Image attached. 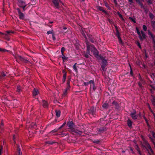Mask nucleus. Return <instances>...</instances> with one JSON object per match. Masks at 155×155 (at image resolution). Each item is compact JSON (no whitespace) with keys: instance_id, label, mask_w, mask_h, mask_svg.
<instances>
[{"instance_id":"obj_1","label":"nucleus","mask_w":155,"mask_h":155,"mask_svg":"<svg viewBox=\"0 0 155 155\" xmlns=\"http://www.w3.org/2000/svg\"><path fill=\"white\" fill-rule=\"evenodd\" d=\"M68 126L69 128L71 131L74 132V133L78 134L81 135L82 132L81 131H79L77 130L74 129L75 125L74 122L72 121H69L67 123Z\"/></svg>"},{"instance_id":"obj_2","label":"nucleus","mask_w":155,"mask_h":155,"mask_svg":"<svg viewBox=\"0 0 155 155\" xmlns=\"http://www.w3.org/2000/svg\"><path fill=\"white\" fill-rule=\"evenodd\" d=\"M99 57L102 61L101 64V68L103 71H106L105 67L107 65V60L106 59L105 57L102 56L100 55L99 56Z\"/></svg>"},{"instance_id":"obj_3","label":"nucleus","mask_w":155,"mask_h":155,"mask_svg":"<svg viewBox=\"0 0 155 155\" xmlns=\"http://www.w3.org/2000/svg\"><path fill=\"white\" fill-rule=\"evenodd\" d=\"M15 57L16 61L20 63H21V62L25 63H28L29 62L28 60L21 56L17 55L15 56Z\"/></svg>"},{"instance_id":"obj_4","label":"nucleus","mask_w":155,"mask_h":155,"mask_svg":"<svg viewBox=\"0 0 155 155\" xmlns=\"http://www.w3.org/2000/svg\"><path fill=\"white\" fill-rule=\"evenodd\" d=\"M107 130V128L105 126L104 127H101L99 128H98L97 129V132L98 134H100L106 131Z\"/></svg>"},{"instance_id":"obj_5","label":"nucleus","mask_w":155,"mask_h":155,"mask_svg":"<svg viewBox=\"0 0 155 155\" xmlns=\"http://www.w3.org/2000/svg\"><path fill=\"white\" fill-rule=\"evenodd\" d=\"M52 2L54 5V7L57 9L59 8V2L62 3L61 0H52Z\"/></svg>"},{"instance_id":"obj_6","label":"nucleus","mask_w":155,"mask_h":155,"mask_svg":"<svg viewBox=\"0 0 155 155\" xmlns=\"http://www.w3.org/2000/svg\"><path fill=\"white\" fill-rule=\"evenodd\" d=\"M148 35L149 36V37L152 40V43L153 44H155V36L149 30H148Z\"/></svg>"},{"instance_id":"obj_7","label":"nucleus","mask_w":155,"mask_h":155,"mask_svg":"<svg viewBox=\"0 0 155 155\" xmlns=\"http://www.w3.org/2000/svg\"><path fill=\"white\" fill-rule=\"evenodd\" d=\"M136 114V111L135 110H133V111L131 112L130 116H131L132 119L134 120L137 119L138 116Z\"/></svg>"},{"instance_id":"obj_8","label":"nucleus","mask_w":155,"mask_h":155,"mask_svg":"<svg viewBox=\"0 0 155 155\" xmlns=\"http://www.w3.org/2000/svg\"><path fill=\"white\" fill-rule=\"evenodd\" d=\"M18 5L21 8L27 6L25 2L23 1V0H18Z\"/></svg>"},{"instance_id":"obj_9","label":"nucleus","mask_w":155,"mask_h":155,"mask_svg":"<svg viewBox=\"0 0 155 155\" xmlns=\"http://www.w3.org/2000/svg\"><path fill=\"white\" fill-rule=\"evenodd\" d=\"M135 1L140 6L141 8L145 9V7L143 3V2H144V0H135Z\"/></svg>"},{"instance_id":"obj_10","label":"nucleus","mask_w":155,"mask_h":155,"mask_svg":"<svg viewBox=\"0 0 155 155\" xmlns=\"http://www.w3.org/2000/svg\"><path fill=\"white\" fill-rule=\"evenodd\" d=\"M89 84H90V89L92 88L93 90L95 91L96 89V87H95V84L94 80H90L89 81Z\"/></svg>"},{"instance_id":"obj_11","label":"nucleus","mask_w":155,"mask_h":155,"mask_svg":"<svg viewBox=\"0 0 155 155\" xmlns=\"http://www.w3.org/2000/svg\"><path fill=\"white\" fill-rule=\"evenodd\" d=\"M88 110L89 113L90 114H92L94 116L96 115L95 109L93 106L91 107Z\"/></svg>"},{"instance_id":"obj_12","label":"nucleus","mask_w":155,"mask_h":155,"mask_svg":"<svg viewBox=\"0 0 155 155\" xmlns=\"http://www.w3.org/2000/svg\"><path fill=\"white\" fill-rule=\"evenodd\" d=\"M91 51L93 52V54L95 57L97 58V56L99 57L100 55H99V52L95 47L94 48V50H91Z\"/></svg>"},{"instance_id":"obj_13","label":"nucleus","mask_w":155,"mask_h":155,"mask_svg":"<svg viewBox=\"0 0 155 155\" xmlns=\"http://www.w3.org/2000/svg\"><path fill=\"white\" fill-rule=\"evenodd\" d=\"M141 33L142 34V36L140 35V36H139V37L140 40L143 41L144 39L146 38V35L142 31H141Z\"/></svg>"},{"instance_id":"obj_14","label":"nucleus","mask_w":155,"mask_h":155,"mask_svg":"<svg viewBox=\"0 0 155 155\" xmlns=\"http://www.w3.org/2000/svg\"><path fill=\"white\" fill-rule=\"evenodd\" d=\"M145 145H142V146H143L144 147H145V148L146 149L147 151H148V152L150 153L148 151V149L150 150L151 148L150 145L149 144V143L147 142H145Z\"/></svg>"},{"instance_id":"obj_15","label":"nucleus","mask_w":155,"mask_h":155,"mask_svg":"<svg viewBox=\"0 0 155 155\" xmlns=\"http://www.w3.org/2000/svg\"><path fill=\"white\" fill-rule=\"evenodd\" d=\"M85 43L87 46V49L91 50V47L94 48V46L93 45H90L87 40L85 41Z\"/></svg>"},{"instance_id":"obj_16","label":"nucleus","mask_w":155,"mask_h":155,"mask_svg":"<svg viewBox=\"0 0 155 155\" xmlns=\"http://www.w3.org/2000/svg\"><path fill=\"white\" fill-rule=\"evenodd\" d=\"M17 145V151L18 152L17 155H22V153L21 151V148L20 146L19 145L16 144Z\"/></svg>"},{"instance_id":"obj_17","label":"nucleus","mask_w":155,"mask_h":155,"mask_svg":"<svg viewBox=\"0 0 155 155\" xmlns=\"http://www.w3.org/2000/svg\"><path fill=\"white\" fill-rule=\"evenodd\" d=\"M89 40L92 43H94L95 41V39L92 36V35H87Z\"/></svg>"},{"instance_id":"obj_18","label":"nucleus","mask_w":155,"mask_h":155,"mask_svg":"<svg viewBox=\"0 0 155 155\" xmlns=\"http://www.w3.org/2000/svg\"><path fill=\"white\" fill-rule=\"evenodd\" d=\"M39 93L38 90L36 88H34L32 91V94L33 96H36Z\"/></svg>"},{"instance_id":"obj_19","label":"nucleus","mask_w":155,"mask_h":155,"mask_svg":"<svg viewBox=\"0 0 155 155\" xmlns=\"http://www.w3.org/2000/svg\"><path fill=\"white\" fill-rule=\"evenodd\" d=\"M19 18L21 20H23L25 18V15L23 13L20 12L18 13Z\"/></svg>"},{"instance_id":"obj_20","label":"nucleus","mask_w":155,"mask_h":155,"mask_svg":"<svg viewBox=\"0 0 155 155\" xmlns=\"http://www.w3.org/2000/svg\"><path fill=\"white\" fill-rule=\"evenodd\" d=\"M97 8L98 10L102 12L105 14H107V12L104 10L103 9L102 7L100 6H97Z\"/></svg>"},{"instance_id":"obj_21","label":"nucleus","mask_w":155,"mask_h":155,"mask_svg":"<svg viewBox=\"0 0 155 155\" xmlns=\"http://www.w3.org/2000/svg\"><path fill=\"white\" fill-rule=\"evenodd\" d=\"M112 104L114 105L115 106V108L116 109H119V105L118 103L116 101H113L112 103Z\"/></svg>"},{"instance_id":"obj_22","label":"nucleus","mask_w":155,"mask_h":155,"mask_svg":"<svg viewBox=\"0 0 155 155\" xmlns=\"http://www.w3.org/2000/svg\"><path fill=\"white\" fill-rule=\"evenodd\" d=\"M127 126H128V127L130 128L131 127H132V122L131 121V120L130 119H128L127 120Z\"/></svg>"},{"instance_id":"obj_23","label":"nucleus","mask_w":155,"mask_h":155,"mask_svg":"<svg viewBox=\"0 0 155 155\" xmlns=\"http://www.w3.org/2000/svg\"><path fill=\"white\" fill-rule=\"evenodd\" d=\"M70 86H67L66 89L64 90V91H63V95L64 96H66L68 93L67 91L68 90H69L70 88Z\"/></svg>"},{"instance_id":"obj_24","label":"nucleus","mask_w":155,"mask_h":155,"mask_svg":"<svg viewBox=\"0 0 155 155\" xmlns=\"http://www.w3.org/2000/svg\"><path fill=\"white\" fill-rule=\"evenodd\" d=\"M43 106L45 108L48 107V104L47 102L45 100H42Z\"/></svg>"},{"instance_id":"obj_25","label":"nucleus","mask_w":155,"mask_h":155,"mask_svg":"<svg viewBox=\"0 0 155 155\" xmlns=\"http://www.w3.org/2000/svg\"><path fill=\"white\" fill-rule=\"evenodd\" d=\"M22 91V87L20 85H18L17 87L16 92L19 93H20Z\"/></svg>"},{"instance_id":"obj_26","label":"nucleus","mask_w":155,"mask_h":155,"mask_svg":"<svg viewBox=\"0 0 155 155\" xmlns=\"http://www.w3.org/2000/svg\"><path fill=\"white\" fill-rule=\"evenodd\" d=\"M102 106L104 109H107L109 107V105L106 102L102 105Z\"/></svg>"},{"instance_id":"obj_27","label":"nucleus","mask_w":155,"mask_h":155,"mask_svg":"<svg viewBox=\"0 0 155 155\" xmlns=\"http://www.w3.org/2000/svg\"><path fill=\"white\" fill-rule=\"evenodd\" d=\"M14 33V32L12 31H6L5 33V36H7L8 35H11V33L13 34Z\"/></svg>"},{"instance_id":"obj_28","label":"nucleus","mask_w":155,"mask_h":155,"mask_svg":"<svg viewBox=\"0 0 155 155\" xmlns=\"http://www.w3.org/2000/svg\"><path fill=\"white\" fill-rule=\"evenodd\" d=\"M6 76V74L4 72H2L0 74V80L3 79L4 77Z\"/></svg>"},{"instance_id":"obj_29","label":"nucleus","mask_w":155,"mask_h":155,"mask_svg":"<svg viewBox=\"0 0 155 155\" xmlns=\"http://www.w3.org/2000/svg\"><path fill=\"white\" fill-rule=\"evenodd\" d=\"M77 63H75L74 64L73 66V68L74 70V71L76 73H78V70L76 67V65Z\"/></svg>"},{"instance_id":"obj_30","label":"nucleus","mask_w":155,"mask_h":155,"mask_svg":"<svg viewBox=\"0 0 155 155\" xmlns=\"http://www.w3.org/2000/svg\"><path fill=\"white\" fill-rule=\"evenodd\" d=\"M56 116L57 118L59 117L60 116L61 111L60 110H55Z\"/></svg>"},{"instance_id":"obj_31","label":"nucleus","mask_w":155,"mask_h":155,"mask_svg":"<svg viewBox=\"0 0 155 155\" xmlns=\"http://www.w3.org/2000/svg\"><path fill=\"white\" fill-rule=\"evenodd\" d=\"M115 29L116 32V35L118 37V36H120V34L118 30V28L117 26H115Z\"/></svg>"},{"instance_id":"obj_32","label":"nucleus","mask_w":155,"mask_h":155,"mask_svg":"<svg viewBox=\"0 0 155 155\" xmlns=\"http://www.w3.org/2000/svg\"><path fill=\"white\" fill-rule=\"evenodd\" d=\"M152 98L151 99V101L152 104L153 105H155V97L153 96H152Z\"/></svg>"},{"instance_id":"obj_33","label":"nucleus","mask_w":155,"mask_h":155,"mask_svg":"<svg viewBox=\"0 0 155 155\" xmlns=\"http://www.w3.org/2000/svg\"><path fill=\"white\" fill-rule=\"evenodd\" d=\"M61 58L63 59V62H64L65 60H66L68 58L66 57L65 56L64 54L62 55L61 56Z\"/></svg>"},{"instance_id":"obj_34","label":"nucleus","mask_w":155,"mask_h":155,"mask_svg":"<svg viewBox=\"0 0 155 155\" xmlns=\"http://www.w3.org/2000/svg\"><path fill=\"white\" fill-rule=\"evenodd\" d=\"M149 16L151 19H153L154 18L153 15L151 12L149 13Z\"/></svg>"},{"instance_id":"obj_35","label":"nucleus","mask_w":155,"mask_h":155,"mask_svg":"<svg viewBox=\"0 0 155 155\" xmlns=\"http://www.w3.org/2000/svg\"><path fill=\"white\" fill-rule=\"evenodd\" d=\"M0 51L4 52H5L10 51L7 50L5 49H2V48H0Z\"/></svg>"},{"instance_id":"obj_36","label":"nucleus","mask_w":155,"mask_h":155,"mask_svg":"<svg viewBox=\"0 0 155 155\" xmlns=\"http://www.w3.org/2000/svg\"><path fill=\"white\" fill-rule=\"evenodd\" d=\"M117 38L118 39L119 41V43L120 44H122L123 43L121 39V38L120 37V36H118Z\"/></svg>"},{"instance_id":"obj_37","label":"nucleus","mask_w":155,"mask_h":155,"mask_svg":"<svg viewBox=\"0 0 155 155\" xmlns=\"http://www.w3.org/2000/svg\"><path fill=\"white\" fill-rule=\"evenodd\" d=\"M129 19L131 20L132 21H133L134 23H136V21H135V19L133 18L132 17H130L129 18Z\"/></svg>"},{"instance_id":"obj_38","label":"nucleus","mask_w":155,"mask_h":155,"mask_svg":"<svg viewBox=\"0 0 155 155\" xmlns=\"http://www.w3.org/2000/svg\"><path fill=\"white\" fill-rule=\"evenodd\" d=\"M65 50V48L64 47H63L61 48V52L62 55H63V54H64V51Z\"/></svg>"},{"instance_id":"obj_39","label":"nucleus","mask_w":155,"mask_h":155,"mask_svg":"<svg viewBox=\"0 0 155 155\" xmlns=\"http://www.w3.org/2000/svg\"><path fill=\"white\" fill-rule=\"evenodd\" d=\"M136 30L137 33V34L139 35V36H140V34H140V31H139V29H138V28L137 27H136Z\"/></svg>"},{"instance_id":"obj_40","label":"nucleus","mask_w":155,"mask_h":155,"mask_svg":"<svg viewBox=\"0 0 155 155\" xmlns=\"http://www.w3.org/2000/svg\"><path fill=\"white\" fill-rule=\"evenodd\" d=\"M100 140H94L92 141V142L96 144H98L100 142Z\"/></svg>"},{"instance_id":"obj_41","label":"nucleus","mask_w":155,"mask_h":155,"mask_svg":"<svg viewBox=\"0 0 155 155\" xmlns=\"http://www.w3.org/2000/svg\"><path fill=\"white\" fill-rule=\"evenodd\" d=\"M105 5L109 10H110L111 9V8L109 6L107 3H105Z\"/></svg>"},{"instance_id":"obj_42","label":"nucleus","mask_w":155,"mask_h":155,"mask_svg":"<svg viewBox=\"0 0 155 155\" xmlns=\"http://www.w3.org/2000/svg\"><path fill=\"white\" fill-rule=\"evenodd\" d=\"M58 122L57 121V119H55L54 121L53 122H51L50 124L51 125H53L55 124L57 122ZM59 122V121H58V122Z\"/></svg>"},{"instance_id":"obj_43","label":"nucleus","mask_w":155,"mask_h":155,"mask_svg":"<svg viewBox=\"0 0 155 155\" xmlns=\"http://www.w3.org/2000/svg\"><path fill=\"white\" fill-rule=\"evenodd\" d=\"M147 2L148 5H152L153 2L151 0H148L147 1Z\"/></svg>"},{"instance_id":"obj_44","label":"nucleus","mask_w":155,"mask_h":155,"mask_svg":"<svg viewBox=\"0 0 155 155\" xmlns=\"http://www.w3.org/2000/svg\"><path fill=\"white\" fill-rule=\"evenodd\" d=\"M136 44H137V46L140 48H141V47L140 45V43L139 41H137V42H136Z\"/></svg>"},{"instance_id":"obj_45","label":"nucleus","mask_w":155,"mask_h":155,"mask_svg":"<svg viewBox=\"0 0 155 155\" xmlns=\"http://www.w3.org/2000/svg\"><path fill=\"white\" fill-rule=\"evenodd\" d=\"M53 30H52L51 31H47V34L48 35H49L50 34H53Z\"/></svg>"},{"instance_id":"obj_46","label":"nucleus","mask_w":155,"mask_h":155,"mask_svg":"<svg viewBox=\"0 0 155 155\" xmlns=\"http://www.w3.org/2000/svg\"><path fill=\"white\" fill-rule=\"evenodd\" d=\"M143 30L144 31H146L147 30V27L145 25H143Z\"/></svg>"},{"instance_id":"obj_47","label":"nucleus","mask_w":155,"mask_h":155,"mask_svg":"<svg viewBox=\"0 0 155 155\" xmlns=\"http://www.w3.org/2000/svg\"><path fill=\"white\" fill-rule=\"evenodd\" d=\"M58 129H54V130H52V131H51L50 132V133L51 134H53V133H54L55 132H57L58 131Z\"/></svg>"},{"instance_id":"obj_48","label":"nucleus","mask_w":155,"mask_h":155,"mask_svg":"<svg viewBox=\"0 0 155 155\" xmlns=\"http://www.w3.org/2000/svg\"><path fill=\"white\" fill-rule=\"evenodd\" d=\"M70 79H69L67 81V84L68 85V86H70Z\"/></svg>"},{"instance_id":"obj_49","label":"nucleus","mask_w":155,"mask_h":155,"mask_svg":"<svg viewBox=\"0 0 155 155\" xmlns=\"http://www.w3.org/2000/svg\"><path fill=\"white\" fill-rule=\"evenodd\" d=\"M54 143V142H51V141H47L46 142L47 144H49L51 145L52 144Z\"/></svg>"},{"instance_id":"obj_50","label":"nucleus","mask_w":155,"mask_h":155,"mask_svg":"<svg viewBox=\"0 0 155 155\" xmlns=\"http://www.w3.org/2000/svg\"><path fill=\"white\" fill-rule=\"evenodd\" d=\"M66 124V123L65 122L63 124L58 128V129L59 130L61 129Z\"/></svg>"},{"instance_id":"obj_51","label":"nucleus","mask_w":155,"mask_h":155,"mask_svg":"<svg viewBox=\"0 0 155 155\" xmlns=\"http://www.w3.org/2000/svg\"><path fill=\"white\" fill-rule=\"evenodd\" d=\"M26 6H25L21 7V8L23 9V10H22L23 12L25 11L27 9V8H26Z\"/></svg>"},{"instance_id":"obj_52","label":"nucleus","mask_w":155,"mask_h":155,"mask_svg":"<svg viewBox=\"0 0 155 155\" xmlns=\"http://www.w3.org/2000/svg\"><path fill=\"white\" fill-rule=\"evenodd\" d=\"M150 77H151L153 79H154V78L155 77V75H154V73H152V74H150Z\"/></svg>"},{"instance_id":"obj_53","label":"nucleus","mask_w":155,"mask_h":155,"mask_svg":"<svg viewBox=\"0 0 155 155\" xmlns=\"http://www.w3.org/2000/svg\"><path fill=\"white\" fill-rule=\"evenodd\" d=\"M151 133L152 134L153 136V137H154L155 139V132L154 131H152L151 132Z\"/></svg>"},{"instance_id":"obj_54","label":"nucleus","mask_w":155,"mask_h":155,"mask_svg":"<svg viewBox=\"0 0 155 155\" xmlns=\"http://www.w3.org/2000/svg\"><path fill=\"white\" fill-rule=\"evenodd\" d=\"M89 54H87L85 53L84 54V56L85 58H88L89 57Z\"/></svg>"},{"instance_id":"obj_55","label":"nucleus","mask_w":155,"mask_h":155,"mask_svg":"<svg viewBox=\"0 0 155 155\" xmlns=\"http://www.w3.org/2000/svg\"><path fill=\"white\" fill-rule=\"evenodd\" d=\"M52 39L53 41H55L56 40V38L55 37L54 33L53 34L52 36Z\"/></svg>"},{"instance_id":"obj_56","label":"nucleus","mask_w":155,"mask_h":155,"mask_svg":"<svg viewBox=\"0 0 155 155\" xmlns=\"http://www.w3.org/2000/svg\"><path fill=\"white\" fill-rule=\"evenodd\" d=\"M89 81L88 82H84V86H88L89 84Z\"/></svg>"},{"instance_id":"obj_57","label":"nucleus","mask_w":155,"mask_h":155,"mask_svg":"<svg viewBox=\"0 0 155 155\" xmlns=\"http://www.w3.org/2000/svg\"><path fill=\"white\" fill-rule=\"evenodd\" d=\"M90 50H89V49H87V51H86V54H89V55H90Z\"/></svg>"},{"instance_id":"obj_58","label":"nucleus","mask_w":155,"mask_h":155,"mask_svg":"<svg viewBox=\"0 0 155 155\" xmlns=\"http://www.w3.org/2000/svg\"><path fill=\"white\" fill-rule=\"evenodd\" d=\"M118 15L119 17L120 18H122V15L119 12H118Z\"/></svg>"},{"instance_id":"obj_59","label":"nucleus","mask_w":155,"mask_h":155,"mask_svg":"<svg viewBox=\"0 0 155 155\" xmlns=\"http://www.w3.org/2000/svg\"><path fill=\"white\" fill-rule=\"evenodd\" d=\"M16 10L18 11V13H20V12H21L20 9L19 8H16Z\"/></svg>"},{"instance_id":"obj_60","label":"nucleus","mask_w":155,"mask_h":155,"mask_svg":"<svg viewBox=\"0 0 155 155\" xmlns=\"http://www.w3.org/2000/svg\"><path fill=\"white\" fill-rule=\"evenodd\" d=\"M136 149L137 150V151L140 150V148L138 145L137 146V147L136 148Z\"/></svg>"},{"instance_id":"obj_61","label":"nucleus","mask_w":155,"mask_h":155,"mask_svg":"<svg viewBox=\"0 0 155 155\" xmlns=\"http://www.w3.org/2000/svg\"><path fill=\"white\" fill-rule=\"evenodd\" d=\"M143 118L146 121V122L147 124H148V120L146 118V117L145 116L143 117Z\"/></svg>"},{"instance_id":"obj_62","label":"nucleus","mask_w":155,"mask_h":155,"mask_svg":"<svg viewBox=\"0 0 155 155\" xmlns=\"http://www.w3.org/2000/svg\"><path fill=\"white\" fill-rule=\"evenodd\" d=\"M130 74L131 75V76H132L133 75V72L132 70V69L131 68V70L130 72Z\"/></svg>"},{"instance_id":"obj_63","label":"nucleus","mask_w":155,"mask_h":155,"mask_svg":"<svg viewBox=\"0 0 155 155\" xmlns=\"http://www.w3.org/2000/svg\"><path fill=\"white\" fill-rule=\"evenodd\" d=\"M148 137L151 140V141H153V139L152 138L150 135H149Z\"/></svg>"},{"instance_id":"obj_64","label":"nucleus","mask_w":155,"mask_h":155,"mask_svg":"<svg viewBox=\"0 0 155 155\" xmlns=\"http://www.w3.org/2000/svg\"><path fill=\"white\" fill-rule=\"evenodd\" d=\"M128 1L130 2V5H131V3H133V0H128Z\"/></svg>"}]
</instances>
